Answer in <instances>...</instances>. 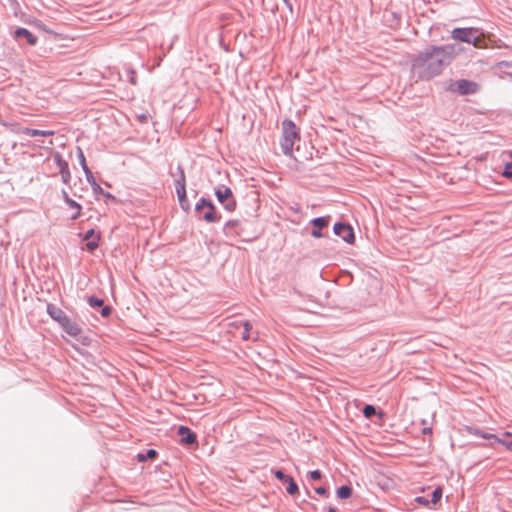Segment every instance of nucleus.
Wrapping results in <instances>:
<instances>
[{
  "label": "nucleus",
  "instance_id": "1",
  "mask_svg": "<svg viewBox=\"0 0 512 512\" xmlns=\"http://www.w3.org/2000/svg\"><path fill=\"white\" fill-rule=\"evenodd\" d=\"M463 48L456 43L427 45L411 60V70L420 80H431L440 75Z\"/></svg>",
  "mask_w": 512,
  "mask_h": 512
},
{
  "label": "nucleus",
  "instance_id": "2",
  "mask_svg": "<svg viewBox=\"0 0 512 512\" xmlns=\"http://www.w3.org/2000/svg\"><path fill=\"white\" fill-rule=\"evenodd\" d=\"M452 39L472 44L475 48L485 47V38L482 32L475 27H457L451 32Z\"/></svg>",
  "mask_w": 512,
  "mask_h": 512
},
{
  "label": "nucleus",
  "instance_id": "3",
  "mask_svg": "<svg viewBox=\"0 0 512 512\" xmlns=\"http://www.w3.org/2000/svg\"><path fill=\"white\" fill-rule=\"evenodd\" d=\"M299 140L300 133L298 127L292 120L285 119L282 122V138L280 141L283 154L286 156H291L294 144Z\"/></svg>",
  "mask_w": 512,
  "mask_h": 512
},
{
  "label": "nucleus",
  "instance_id": "4",
  "mask_svg": "<svg viewBox=\"0 0 512 512\" xmlns=\"http://www.w3.org/2000/svg\"><path fill=\"white\" fill-rule=\"evenodd\" d=\"M479 88L480 86L478 83L467 79L456 80L449 86L450 91L456 92L460 95L475 94L479 91Z\"/></svg>",
  "mask_w": 512,
  "mask_h": 512
},
{
  "label": "nucleus",
  "instance_id": "5",
  "mask_svg": "<svg viewBox=\"0 0 512 512\" xmlns=\"http://www.w3.org/2000/svg\"><path fill=\"white\" fill-rule=\"evenodd\" d=\"M215 196L227 211L235 210L236 201L233 197L232 190L229 187L224 185L217 187L215 189Z\"/></svg>",
  "mask_w": 512,
  "mask_h": 512
},
{
  "label": "nucleus",
  "instance_id": "6",
  "mask_svg": "<svg viewBox=\"0 0 512 512\" xmlns=\"http://www.w3.org/2000/svg\"><path fill=\"white\" fill-rule=\"evenodd\" d=\"M334 233L341 237L343 241L348 244H353L355 241L354 230L351 225L344 222H337L333 227Z\"/></svg>",
  "mask_w": 512,
  "mask_h": 512
},
{
  "label": "nucleus",
  "instance_id": "7",
  "mask_svg": "<svg viewBox=\"0 0 512 512\" xmlns=\"http://www.w3.org/2000/svg\"><path fill=\"white\" fill-rule=\"evenodd\" d=\"M273 475L282 483L287 484L286 491L289 495H295L299 488L293 477L286 475L282 470H272Z\"/></svg>",
  "mask_w": 512,
  "mask_h": 512
},
{
  "label": "nucleus",
  "instance_id": "8",
  "mask_svg": "<svg viewBox=\"0 0 512 512\" xmlns=\"http://www.w3.org/2000/svg\"><path fill=\"white\" fill-rule=\"evenodd\" d=\"M330 216H322V217H316L313 218L310 221V224L313 226V229L311 230V236L314 238H322L324 237V234L322 233V229L328 227L329 225Z\"/></svg>",
  "mask_w": 512,
  "mask_h": 512
},
{
  "label": "nucleus",
  "instance_id": "9",
  "mask_svg": "<svg viewBox=\"0 0 512 512\" xmlns=\"http://www.w3.org/2000/svg\"><path fill=\"white\" fill-rule=\"evenodd\" d=\"M47 314L59 325H62L65 320L69 317L61 308L55 304L48 303L46 306Z\"/></svg>",
  "mask_w": 512,
  "mask_h": 512
},
{
  "label": "nucleus",
  "instance_id": "10",
  "mask_svg": "<svg viewBox=\"0 0 512 512\" xmlns=\"http://www.w3.org/2000/svg\"><path fill=\"white\" fill-rule=\"evenodd\" d=\"M178 435L180 436V442L186 445H192L197 442L196 434L187 426H179Z\"/></svg>",
  "mask_w": 512,
  "mask_h": 512
},
{
  "label": "nucleus",
  "instance_id": "11",
  "mask_svg": "<svg viewBox=\"0 0 512 512\" xmlns=\"http://www.w3.org/2000/svg\"><path fill=\"white\" fill-rule=\"evenodd\" d=\"M14 37L17 40L24 39L27 44L34 46L36 45L38 39L35 35H33L28 29L26 28H17L14 32Z\"/></svg>",
  "mask_w": 512,
  "mask_h": 512
},
{
  "label": "nucleus",
  "instance_id": "12",
  "mask_svg": "<svg viewBox=\"0 0 512 512\" xmlns=\"http://www.w3.org/2000/svg\"><path fill=\"white\" fill-rule=\"evenodd\" d=\"M60 327L70 336L77 337L81 334L82 329L81 327L74 321L70 319V317L67 318V320L60 325Z\"/></svg>",
  "mask_w": 512,
  "mask_h": 512
},
{
  "label": "nucleus",
  "instance_id": "13",
  "mask_svg": "<svg viewBox=\"0 0 512 512\" xmlns=\"http://www.w3.org/2000/svg\"><path fill=\"white\" fill-rule=\"evenodd\" d=\"M62 196L65 203L68 204L70 208L75 209V213L71 215V220L78 219L81 214V205L75 200L71 199L65 190L62 191Z\"/></svg>",
  "mask_w": 512,
  "mask_h": 512
},
{
  "label": "nucleus",
  "instance_id": "14",
  "mask_svg": "<svg viewBox=\"0 0 512 512\" xmlns=\"http://www.w3.org/2000/svg\"><path fill=\"white\" fill-rule=\"evenodd\" d=\"M21 132H22V134L29 136V137H36V136L47 137V136H53L55 134V132L53 130H39V129H33V128H28V127L23 128Z\"/></svg>",
  "mask_w": 512,
  "mask_h": 512
},
{
  "label": "nucleus",
  "instance_id": "15",
  "mask_svg": "<svg viewBox=\"0 0 512 512\" xmlns=\"http://www.w3.org/2000/svg\"><path fill=\"white\" fill-rule=\"evenodd\" d=\"M176 194L182 210L185 212H189L191 209V204L187 198L186 188L176 189Z\"/></svg>",
  "mask_w": 512,
  "mask_h": 512
},
{
  "label": "nucleus",
  "instance_id": "16",
  "mask_svg": "<svg viewBox=\"0 0 512 512\" xmlns=\"http://www.w3.org/2000/svg\"><path fill=\"white\" fill-rule=\"evenodd\" d=\"M87 182L91 185L94 194L103 193L102 187L97 183L93 173L90 169L84 172Z\"/></svg>",
  "mask_w": 512,
  "mask_h": 512
},
{
  "label": "nucleus",
  "instance_id": "17",
  "mask_svg": "<svg viewBox=\"0 0 512 512\" xmlns=\"http://www.w3.org/2000/svg\"><path fill=\"white\" fill-rule=\"evenodd\" d=\"M207 211L202 215V218L208 222V223H214V222H218L220 220V216H218L216 214V208H215V205L213 204V207L212 208H206Z\"/></svg>",
  "mask_w": 512,
  "mask_h": 512
},
{
  "label": "nucleus",
  "instance_id": "18",
  "mask_svg": "<svg viewBox=\"0 0 512 512\" xmlns=\"http://www.w3.org/2000/svg\"><path fill=\"white\" fill-rule=\"evenodd\" d=\"M178 178L175 180V189H183L186 188V176L184 169L181 165H178Z\"/></svg>",
  "mask_w": 512,
  "mask_h": 512
},
{
  "label": "nucleus",
  "instance_id": "19",
  "mask_svg": "<svg viewBox=\"0 0 512 512\" xmlns=\"http://www.w3.org/2000/svg\"><path fill=\"white\" fill-rule=\"evenodd\" d=\"M352 493L353 490L348 485H342L336 491V495L340 499H348L349 497H351Z\"/></svg>",
  "mask_w": 512,
  "mask_h": 512
},
{
  "label": "nucleus",
  "instance_id": "20",
  "mask_svg": "<svg viewBox=\"0 0 512 512\" xmlns=\"http://www.w3.org/2000/svg\"><path fill=\"white\" fill-rule=\"evenodd\" d=\"M212 207L213 203L210 200L206 199L205 197H201L195 205V212L200 213L203 209Z\"/></svg>",
  "mask_w": 512,
  "mask_h": 512
},
{
  "label": "nucleus",
  "instance_id": "21",
  "mask_svg": "<svg viewBox=\"0 0 512 512\" xmlns=\"http://www.w3.org/2000/svg\"><path fill=\"white\" fill-rule=\"evenodd\" d=\"M53 158H54L55 164L59 168V172L69 169L68 162L63 159V157L60 153H56Z\"/></svg>",
  "mask_w": 512,
  "mask_h": 512
},
{
  "label": "nucleus",
  "instance_id": "22",
  "mask_svg": "<svg viewBox=\"0 0 512 512\" xmlns=\"http://www.w3.org/2000/svg\"><path fill=\"white\" fill-rule=\"evenodd\" d=\"M158 455L155 449H148L145 453H138L137 459L139 462H144L148 459H154Z\"/></svg>",
  "mask_w": 512,
  "mask_h": 512
},
{
  "label": "nucleus",
  "instance_id": "23",
  "mask_svg": "<svg viewBox=\"0 0 512 512\" xmlns=\"http://www.w3.org/2000/svg\"><path fill=\"white\" fill-rule=\"evenodd\" d=\"M238 225H239V221L238 220H229V221H227L225 223V225H224V228H223L224 234L227 235V236L234 235L232 230L234 228H236Z\"/></svg>",
  "mask_w": 512,
  "mask_h": 512
},
{
  "label": "nucleus",
  "instance_id": "24",
  "mask_svg": "<svg viewBox=\"0 0 512 512\" xmlns=\"http://www.w3.org/2000/svg\"><path fill=\"white\" fill-rule=\"evenodd\" d=\"M77 158L79 160L83 172H86L87 169H90L86 163L84 152L80 147H77Z\"/></svg>",
  "mask_w": 512,
  "mask_h": 512
},
{
  "label": "nucleus",
  "instance_id": "25",
  "mask_svg": "<svg viewBox=\"0 0 512 512\" xmlns=\"http://www.w3.org/2000/svg\"><path fill=\"white\" fill-rule=\"evenodd\" d=\"M242 327L244 328L242 332V339L243 340H249L250 337V331L252 330V325L249 321L240 322Z\"/></svg>",
  "mask_w": 512,
  "mask_h": 512
},
{
  "label": "nucleus",
  "instance_id": "26",
  "mask_svg": "<svg viewBox=\"0 0 512 512\" xmlns=\"http://www.w3.org/2000/svg\"><path fill=\"white\" fill-rule=\"evenodd\" d=\"M88 304L93 309H98L103 306L104 301L96 296H90L88 298Z\"/></svg>",
  "mask_w": 512,
  "mask_h": 512
},
{
  "label": "nucleus",
  "instance_id": "27",
  "mask_svg": "<svg viewBox=\"0 0 512 512\" xmlns=\"http://www.w3.org/2000/svg\"><path fill=\"white\" fill-rule=\"evenodd\" d=\"M363 415L366 418H371L377 413L376 407L371 404H366L362 410Z\"/></svg>",
  "mask_w": 512,
  "mask_h": 512
},
{
  "label": "nucleus",
  "instance_id": "28",
  "mask_svg": "<svg viewBox=\"0 0 512 512\" xmlns=\"http://www.w3.org/2000/svg\"><path fill=\"white\" fill-rule=\"evenodd\" d=\"M442 497V489L440 487L434 489V491L431 494V499H429V502L432 504H436L440 501Z\"/></svg>",
  "mask_w": 512,
  "mask_h": 512
},
{
  "label": "nucleus",
  "instance_id": "29",
  "mask_svg": "<svg viewBox=\"0 0 512 512\" xmlns=\"http://www.w3.org/2000/svg\"><path fill=\"white\" fill-rule=\"evenodd\" d=\"M99 240H100V235H96L95 238L91 241H88L86 243V248L88 251H94L95 249L98 248L99 246Z\"/></svg>",
  "mask_w": 512,
  "mask_h": 512
},
{
  "label": "nucleus",
  "instance_id": "30",
  "mask_svg": "<svg viewBox=\"0 0 512 512\" xmlns=\"http://www.w3.org/2000/svg\"><path fill=\"white\" fill-rule=\"evenodd\" d=\"M502 175L504 177H506V178H511L512 177V161L506 163V165L504 167V170L502 172Z\"/></svg>",
  "mask_w": 512,
  "mask_h": 512
},
{
  "label": "nucleus",
  "instance_id": "31",
  "mask_svg": "<svg viewBox=\"0 0 512 512\" xmlns=\"http://www.w3.org/2000/svg\"><path fill=\"white\" fill-rule=\"evenodd\" d=\"M100 308H101L100 314H101L102 317L107 318V317H109L111 315V313H112L111 306L103 304V306H101Z\"/></svg>",
  "mask_w": 512,
  "mask_h": 512
},
{
  "label": "nucleus",
  "instance_id": "32",
  "mask_svg": "<svg viewBox=\"0 0 512 512\" xmlns=\"http://www.w3.org/2000/svg\"><path fill=\"white\" fill-rule=\"evenodd\" d=\"M60 174H61V178H62L63 183L69 184L70 180H71L70 170L67 169L65 171L60 172Z\"/></svg>",
  "mask_w": 512,
  "mask_h": 512
},
{
  "label": "nucleus",
  "instance_id": "33",
  "mask_svg": "<svg viewBox=\"0 0 512 512\" xmlns=\"http://www.w3.org/2000/svg\"><path fill=\"white\" fill-rule=\"evenodd\" d=\"M309 477L313 481H318L322 477V473L320 470H313L309 472Z\"/></svg>",
  "mask_w": 512,
  "mask_h": 512
},
{
  "label": "nucleus",
  "instance_id": "34",
  "mask_svg": "<svg viewBox=\"0 0 512 512\" xmlns=\"http://www.w3.org/2000/svg\"><path fill=\"white\" fill-rule=\"evenodd\" d=\"M416 502H418L421 505L428 506L430 504L429 499H427L424 496H418L416 498Z\"/></svg>",
  "mask_w": 512,
  "mask_h": 512
},
{
  "label": "nucleus",
  "instance_id": "35",
  "mask_svg": "<svg viewBox=\"0 0 512 512\" xmlns=\"http://www.w3.org/2000/svg\"><path fill=\"white\" fill-rule=\"evenodd\" d=\"M94 236H95V230L94 229H89L88 231L85 232L83 239L84 240H89V239H91Z\"/></svg>",
  "mask_w": 512,
  "mask_h": 512
},
{
  "label": "nucleus",
  "instance_id": "36",
  "mask_svg": "<svg viewBox=\"0 0 512 512\" xmlns=\"http://www.w3.org/2000/svg\"><path fill=\"white\" fill-rule=\"evenodd\" d=\"M315 492L320 496H325L327 494V489L325 487H317L315 488Z\"/></svg>",
  "mask_w": 512,
  "mask_h": 512
},
{
  "label": "nucleus",
  "instance_id": "37",
  "mask_svg": "<svg viewBox=\"0 0 512 512\" xmlns=\"http://www.w3.org/2000/svg\"><path fill=\"white\" fill-rule=\"evenodd\" d=\"M241 321H232L229 323V326L231 327H234V328H239L241 327L242 325L240 324Z\"/></svg>",
  "mask_w": 512,
  "mask_h": 512
},
{
  "label": "nucleus",
  "instance_id": "38",
  "mask_svg": "<svg viewBox=\"0 0 512 512\" xmlns=\"http://www.w3.org/2000/svg\"><path fill=\"white\" fill-rule=\"evenodd\" d=\"M423 434H431L432 433V428L430 427H425L423 428Z\"/></svg>",
  "mask_w": 512,
  "mask_h": 512
},
{
  "label": "nucleus",
  "instance_id": "39",
  "mask_svg": "<svg viewBox=\"0 0 512 512\" xmlns=\"http://www.w3.org/2000/svg\"><path fill=\"white\" fill-rule=\"evenodd\" d=\"M101 194L104 195L106 198H113V196L109 192H105L104 190Z\"/></svg>",
  "mask_w": 512,
  "mask_h": 512
},
{
  "label": "nucleus",
  "instance_id": "40",
  "mask_svg": "<svg viewBox=\"0 0 512 512\" xmlns=\"http://www.w3.org/2000/svg\"><path fill=\"white\" fill-rule=\"evenodd\" d=\"M89 343V339L87 337H84L83 340H82V344L83 345H88Z\"/></svg>",
  "mask_w": 512,
  "mask_h": 512
},
{
  "label": "nucleus",
  "instance_id": "41",
  "mask_svg": "<svg viewBox=\"0 0 512 512\" xmlns=\"http://www.w3.org/2000/svg\"><path fill=\"white\" fill-rule=\"evenodd\" d=\"M132 74H134V72H132ZM130 82H131L132 84H136V80H135V76H134V75H132V76H131V78H130Z\"/></svg>",
  "mask_w": 512,
  "mask_h": 512
},
{
  "label": "nucleus",
  "instance_id": "42",
  "mask_svg": "<svg viewBox=\"0 0 512 512\" xmlns=\"http://www.w3.org/2000/svg\"><path fill=\"white\" fill-rule=\"evenodd\" d=\"M327 512H336V509L333 508V507H330L329 510Z\"/></svg>",
  "mask_w": 512,
  "mask_h": 512
}]
</instances>
